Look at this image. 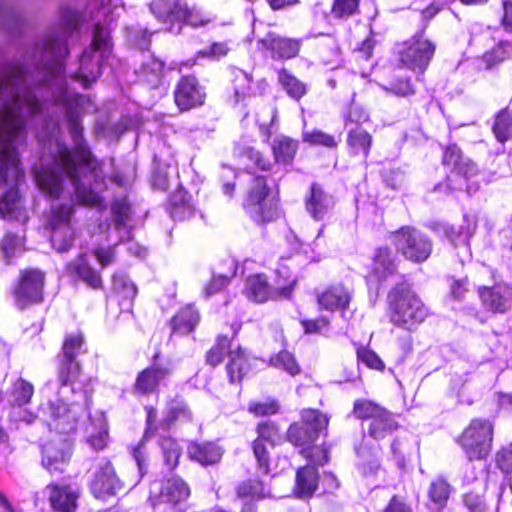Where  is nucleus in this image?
<instances>
[{
    "instance_id": "obj_19",
    "label": "nucleus",
    "mask_w": 512,
    "mask_h": 512,
    "mask_svg": "<svg viewBox=\"0 0 512 512\" xmlns=\"http://www.w3.org/2000/svg\"><path fill=\"white\" fill-rule=\"evenodd\" d=\"M49 503L55 512H75L77 508L78 491L71 486L49 484L44 489Z\"/></svg>"
},
{
    "instance_id": "obj_52",
    "label": "nucleus",
    "mask_w": 512,
    "mask_h": 512,
    "mask_svg": "<svg viewBox=\"0 0 512 512\" xmlns=\"http://www.w3.org/2000/svg\"><path fill=\"white\" fill-rule=\"evenodd\" d=\"M304 142L312 145H321L328 148L337 146V141L330 134H327L321 130L307 131L303 134Z\"/></svg>"
},
{
    "instance_id": "obj_60",
    "label": "nucleus",
    "mask_w": 512,
    "mask_h": 512,
    "mask_svg": "<svg viewBox=\"0 0 512 512\" xmlns=\"http://www.w3.org/2000/svg\"><path fill=\"white\" fill-rule=\"evenodd\" d=\"M244 156L263 171H268L271 168L270 161L254 148H247L244 152Z\"/></svg>"
},
{
    "instance_id": "obj_62",
    "label": "nucleus",
    "mask_w": 512,
    "mask_h": 512,
    "mask_svg": "<svg viewBox=\"0 0 512 512\" xmlns=\"http://www.w3.org/2000/svg\"><path fill=\"white\" fill-rule=\"evenodd\" d=\"M93 255L99 264L105 268L112 264L115 260V250L112 247H99L93 251Z\"/></svg>"
},
{
    "instance_id": "obj_39",
    "label": "nucleus",
    "mask_w": 512,
    "mask_h": 512,
    "mask_svg": "<svg viewBox=\"0 0 512 512\" xmlns=\"http://www.w3.org/2000/svg\"><path fill=\"white\" fill-rule=\"evenodd\" d=\"M450 486L443 478H437L430 483L428 497L435 509H442L449 498Z\"/></svg>"
},
{
    "instance_id": "obj_13",
    "label": "nucleus",
    "mask_w": 512,
    "mask_h": 512,
    "mask_svg": "<svg viewBox=\"0 0 512 512\" xmlns=\"http://www.w3.org/2000/svg\"><path fill=\"white\" fill-rule=\"evenodd\" d=\"M434 52V44L424 39L422 35H415L404 42L398 51L402 65L419 73L424 72L427 68Z\"/></svg>"
},
{
    "instance_id": "obj_8",
    "label": "nucleus",
    "mask_w": 512,
    "mask_h": 512,
    "mask_svg": "<svg viewBox=\"0 0 512 512\" xmlns=\"http://www.w3.org/2000/svg\"><path fill=\"white\" fill-rule=\"evenodd\" d=\"M74 204L72 202L53 204L48 218L50 241L58 253L67 252L75 240V230L72 225Z\"/></svg>"
},
{
    "instance_id": "obj_24",
    "label": "nucleus",
    "mask_w": 512,
    "mask_h": 512,
    "mask_svg": "<svg viewBox=\"0 0 512 512\" xmlns=\"http://www.w3.org/2000/svg\"><path fill=\"white\" fill-rule=\"evenodd\" d=\"M477 228L476 220L468 215L464 216L463 224L459 227L445 226L444 233L447 239L455 248H462L465 253L469 254L468 242L473 236Z\"/></svg>"
},
{
    "instance_id": "obj_46",
    "label": "nucleus",
    "mask_w": 512,
    "mask_h": 512,
    "mask_svg": "<svg viewBox=\"0 0 512 512\" xmlns=\"http://www.w3.org/2000/svg\"><path fill=\"white\" fill-rule=\"evenodd\" d=\"M113 289L125 299H134L137 295V288L124 272H117L112 278Z\"/></svg>"
},
{
    "instance_id": "obj_64",
    "label": "nucleus",
    "mask_w": 512,
    "mask_h": 512,
    "mask_svg": "<svg viewBox=\"0 0 512 512\" xmlns=\"http://www.w3.org/2000/svg\"><path fill=\"white\" fill-rule=\"evenodd\" d=\"M464 503L470 512H483L485 508L482 498L473 493L465 494Z\"/></svg>"
},
{
    "instance_id": "obj_42",
    "label": "nucleus",
    "mask_w": 512,
    "mask_h": 512,
    "mask_svg": "<svg viewBox=\"0 0 512 512\" xmlns=\"http://www.w3.org/2000/svg\"><path fill=\"white\" fill-rule=\"evenodd\" d=\"M278 80L290 97L299 100L305 95V84L287 70L282 69L278 72Z\"/></svg>"
},
{
    "instance_id": "obj_30",
    "label": "nucleus",
    "mask_w": 512,
    "mask_h": 512,
    "mask_svg": "<svg viewBox=\"0 0 512 512\" xmlns=\"http://www.w3.org/2000/svg\"><path fill=\"white\" fill-rule=\"evenodd\" d=\"M157 420V411L156 409L149 407L147 408V428L145 431V434L143 436V439L140 441V443L132 449V456L137 464L138 471L140 477H143V475L147 472V462H146V448H145V440L150 436V433H153L154 430V424Z\"/></svg>"
},
{
    "instance_id": "obj_4",
    "label": "nucleus",
    "mask_w": 512,
    "mask_h": 512,
    "mask_svg": "<svg viewBox=\"0 0 512 512\" xmlns=\"http://www.w3.org/2000/svg\"><path fill=\"white\" fill-rule=\"evenodd\" d=\"M112 46L110 30L104 24L97 23L91 47L83 51L79 70L72 78L84 87H89L100 77L104 62L108 61L112 54Z\"/></svg>"
},
{
    "instance_id": "obj_34",
    "label": "nucleus",
    "mask_w": 512,
    "mask_h": 512,
    "mask_svg": "<svg viewBox=\"0 0 512 512\" xmlns=\"http://www.w3.org/2000/svg\"><path fill=\"white\" fill-rule=\"evenodd\" d=\"M170 214L172 218L184 220L194 214V205L187 197L186 192L180 190L175 192L170 199Z\"/></svg>"
},
{
    "instance_id": "obj_6",
    "label": "nucleus",
    "mask_w": 512,
    "mask_h": 512,
    "mask_svg": "<svg viewBox=\"0 0 512 512\" xmlns=\"http://www.w3.org/2000/svg\"><path fill=\"white\" fill-rule=\"evenodd\" d=\"M287 273L288 270L284 267L278 269V279L273 286L268 283L266 277L262 274L249 276L245 284L247 298L257 303H264L270 299H288L292 294L296 280H290V276H285Z\"/></svg>"
},
{
    "instance_id": "obj_22",
    "label": "nucleus",
    "mask_w": 512,
    "mask_h": 512,
    "mask_svg": "<svg viewBox=\"0 0 512 512\" xmlns=\"http://www.w3.org/2000/svg\"><path fill=\"white\" fill-rule=\"evenodd\" d=\"M333 205V198L323 191L318 184L313 183L305 201L306 210L309 215L316 221L322 220L332 209Z\"/></svg>"
},
{
    "instance_id": "obj_31",
    "label": "nucleus",
    "mask_w": 512,
    "mask_h": 512,
    "mask_svg": "<svg viewBox=\"0 0 512 512\" xmlns=\"http://www.w3.org/2000/svg\"><path fill=\"white\" fill-rule=\"evenodd\" d=\"M199 322V313L191 305L182 308L172 319L171 326L174 333L188 334Z\"/></svg>"
},
{
    "instance_id": "obj_47",
    "label": "nucleus",
    "mask_w": 512,
    "mask_h": 512,
    "mask_svg": "<svg viewBox=\"0 0 512 512\" xmlns=\"http://www.w3.org/2000/svg\"><path fill=\"white\" fill-rule=\"evenodd\" d=\"M235 101L238 102L250 94L252 79L249 74L240 69L233 71Z\"/></svg>"
},
{
    "instance_id": "obj_61",
    "label": "nucleus",
    "mask_w": 512,
    "mask_h": 512,
    "mask_svg": "<svg viewBox=\"0 0 512 512\" xmlns=\"http://www.w3.org/2000/svg\"><path fill=\"white\" fill-rule=\"evenodd\" d=\"M497 466L504 472H512V443L497 454Z\"/></svg>"
},
{
    "instance_id": "obj_50",
    "label": "nucleus",
    "mask_w": 512,
    "mask_h": 512,
    "mask_svg": "<svg viewBox=\"0 0 512 512\" xmlns=\"http://www.w3.org/2000/svg\"><path fill=\"white\" fill-rule=\"evenodd\" d=\"M22 244V238L19 236L12 233L5 234L0 247L7 263H10L11 259L22 251Z\"/></svg>"
},
{
    "instance_id": "obj_37",
    "label": "nucleus",
    "mask_w": 512,
    "mask_h": 512,
    "mask_svg": "<svg viewBox=\"0 0 512 512\" xmlns=\"http://www.w3.org/2000/svg\"><path fill=\"white\" fill-rule=\"evenodd\" d=\"M229 362L227 364V372L231 382L240 381L247 373L249 365L241 349L229 351Z\"/></svg>"
},
{
    "instance_id": "obj_25",
    "label": "nucleus",
    "mask_w": 512,
    "mask_h": 512,
    "mask_svg": "<svg viewBox=\"0 0 512 512\" xmlns=\"http://www.w3.org/2000/svg\"><path fill=\"white\" fill-rule=\"evenodd\" d=\"M114 227L118 232L120 241H128L132 238L130 222L131 207L128 200L117 198L111 206Z\"/></svg>"
},
{
    "instance_id": "obj_2",
    "label": "nucleus",
    "mask_w": 512,
    "mask_h": 512,
    "mask_svg": "<svg viewBox=\"0 0 512 512\" xmlns=\"http://www.w3.org/2000/svg\"><path fill=\"white\" fill-rule=\"evenodd\" d=\"M83 346V337L81 334H70L66 336L63 343V356L58 369L57 385H59V398L55 401H49L48 412L50 419L48 425L51 430L59 433H70L76 429V424L84 414L85 409L82 404L73 402L67 404L64 398L68 393H73L71 386L73 380L78 375L80 365L76 357L81 352Z\"/></svg>"
},
{
    "instance_id": "obj_49",
    "label": "nucleus",
    "mask_w": 512,
    "mask_h": 512,
    "mask_svg": "<svg viewBox=\"0 0 512 512\" xmlns=\"http://www.w3.org/2000/svg\"><path fill=\"white\" fill-rule=\"evenodd\" d=\"M271 363L274 367L281 368L292 376L300 372V366L296 362V359L286 350L279 352L272 358Z\"/></svg>"
},
{
    "instance_id": "obj_16",
    "label": "nucleus",
    "mask_w": 512,
    "mask_h": 512,
    "mask_svg": "<svg viewBox=\"0 0 512 512\" xmlns=\"http://www.w3.org/2000/svg\"><path fill=\"white\" fill-rule=\"evenodd\" d=\"M121 489L122 483L117 478L111 463L106 460L100 461L91 482L93 495L96 498H105L118 493Z\"/></svg>"
},
{
    "instance_id": "obj_15",
    "label": "nucleus",
    "mask_w": 512,
    "mask_h": 512,
    "mask_svg": "<svg viewBox=\"0 0 512 512\" xmlns=\"http://www.w3.org/2000/svg\"><path fill=\"white\" fill-rule=\"evenodd\" d=\"M44 275L38 270L22 273L21 281L14 291L16 305L23 309L29 304L42 300Z\"/></svg>"
},
{
    "instance_id": "obj_26",
    "label": "nucleus",
    "mask_w": 512,
    "mask_h": 512,
    "mask_svg": "<svg viewBox=\"0 0 512 512\" xmlns=\"http://www.w3.org/2000/svg\"><path fill=\"white\" fill-rule=\"evenodd\" d=\"M187 452L192 460L197 461L203 466L214 465L223 456V448L214 442L191 443L188 446Z\"/></svg>"
},
{
    "instance_id": "obj_54",
    "label": "nucleus",
    "mask_w": 512,
    "mask_h": 512,
    "mask_svg": "<svg viewBox=\"0 0 512 512\" xmlns=\"http://www.w3.org/2000/svg\"><path fill=\"white\" fill-rule=\"evenodd\" d=\"M359 0H335L332 7V14L337 18L352 15L358 8Z\"/></svg>"
},
{
    "instance_id": "obj_51",
    "label": "nucleus",
    "mask_w": 512,
    "mask_h": 512,
    "mask_svg": "<svg viewBox=\"0 0 512 512\" xmlns=\"http://www.w3.org/2000/svg\"><path fill=\"white\" fill-rule=\"evenodd\" d=\"M229 348V339L226 336L218 337L217 343L208 351L206 361L211 366L220 364Z\"/></svg>"
},
{
    "instance_id": "obj_29",
    "label": "nucleus",
    "mask_w": 512,
    "mask_h": 512,
    "mask_svg": "<svg viewBox=\"0 0 512 512\" xmlns=\"http://www.w3.org/2000/svg\"><path fill=\"white\" fill-rule=\"evenodd\" d=\"M318 485V471L314 466L299 468L296 473L295 494L298 498L313 495Z\"/></svg>"
},
{
    "instance_id": "obj_3",
    "label": "nucleus",
    "mask_w": 512,
    "mask_h": 512,
    "mask_svg": "<svg viewBox=\"0 0 512 512\" xmlns=\"http://www.w3.org/2000/svg\"><path fill=\"white\" fill-rule=\"evenodd\" d=\"M389 317L395 326L414 331L428 316V309L408 284L396 285L387 296Z\"/></svg>"
},
{
    "instance_id": "obj_40",
    "label": "nucleus",
    "mask_w": 512,
    "mask_h": 512,
    "mask_svg": "<svg viewBox=\"0 0 512 512\" xmlns=\"http://www.w3.org/2000/svg\"><path fill=\"white\" fill-rule=\"evenodd\" d=\"M347 142L353 149L354 153H363L366 158L369 154L370 147L372 144L371 135L360 127L351 129L348 133Z\"/></svg>"
},
{
    "instance_id": "obj_27",
    "label": "nucleus",
    "mask_w": 512,
    "mask_h": 512,
    "mask_svg": "<svg viewBox=\"0 0 512 512\" xmlns=\"http://www.w3.org/2000/svg\"><path fill=\"white\" fill-rule=\"evenodd\" d=\"M351 299L350 292L342 285L331 286L318 296V304L325 310L345 309Z\"/></svg>"
},
{
    "instance_id": "obj_35",
    "label": "nucleus",
    "mask_w": 512,
    "mask_h": 512,
    "mask_svg": "<svg viewBox=\"0 0 512 512\" xmlns=\"http://www.w3.org/2000/svg\"><path fill=\"white\" fill-rule=\"evenodd\" d=\"M159 446L162 451L164 465L168 470H174L179 464L182 447L171 437H161Z\"/></svg>"
},
{
    "instance_id": "obj_56",
    "label": "nucleus",
    "mask_w": 512,
    "mask_h": 512,
    "mask_svg": "<svg viewBox=\"0 0 512 512\" xmlns=\"http://www.w3.org/2000/svg\"><path fill=\"white\" fill-rule=\"evenodd\" d=\"M237 492L240 497L251 496L256 498H264L266 496L262 484L258 481H249L243 483L238 487Z\"/></svg>"
},
{
    "instance_id": "obj_58",
    "label": "nucleus",
    "mask_w": 512,
    "mask_h": 512,
    "mask_svg": "<svg viewBox=\"0 0 512 512\" xmlns=\"http://www.w3.org/2000/svg\"><path fill=\"white\" fill-rule=\"evenodd\" d=\"M362 475L366 479L377 477L382 473L379 460L375 455L369 456L363 463L360 464Z\"/></svg>"
},
{
    "instance_id": "obj_23",
    "label": "nucleus",
    "mask_w": 512,
    "mask_h": 512,
    "mask_svg": "<svg viewBox=\"0 0 512 512\" xmlns=\"http://www.w3.org/2000/svg\"><path fill=\"white\" fill-rule=\"evenodd\" d=\"M66 270L70 275L78 277L89 287L93 289L102 288L101 275L91 266L85 254H80L75 260L69 262Z\"/></svg>"
},
{
    "instance_id": "obj_41",
    "label": "nucleus",
    "mask_w": 512,
    "mask_h": 512,
    "mask_svg": "<svg viewBox=\"0 0 512 512\" xmlns=\"http://www.w3.org/2000/svg\"><path fill=\"white\" fill-rule=\"evenodd\" d=\"M179 419L190 420L191 412L183 399L175 398L167 404L166 417L163 419L162 425L164 428H168Z\"/></svg>"
},
{
    "instance_id": "obj_10",
    "label": "nucleus",
    "mask_w": 512,
    "mask_h": 512,
    "mask_svg": "<svg viewBox=\"0 0 512 512\" xmlns=\"http://www.w3.org/2000/svg\"><path fill=\"white\" fill-rule=\"evenodd\" d=\"M493 426L488 420L473 419L459 437L469 460L485 458L492 447Z\"/></svg>"
},
{
    "instance_id": "obj_11",
    "label": "nucleus",
    "mask_w": 512,
    "mask_h": 512,
    "mask_svg": "<svg viewBox=\"0 0 512 512\" xmlns=\"http://www.w3.org/2000/svg\"><path fill=\"white\" fill-rule=\"evenodd\" d=\"M189 495L187 484L173 476L162 483L158 493L152 492L150 500L153 512H183Z\"/></svg>"
},
{
    "instance_id": "obj_55",
    "label": "nucleus",
    "mask_w": 512,
    "mask_h": 512,
    "mask_svg": "<svg viewBox=\"0 0 512 512\" xmlns=\"http://www.w3.org/2000/svg\"><path fill=\"white\" fill-rule=\"evenodd\" d=\"M278 429L275 424L270 422L261 423L258 426V438L261 442H268L272 446L279 440Z\"/></svg>"
},
{
    "instance_id": "obj_48",
    "label": "nucleus",
    "mask_w": 512,
    "mask_h": 512,
    "mask_svg": "<svg viewBox=\"0 0 512 512\" xmlns=\"http://www.w3.org/2000/svg\"><path fill=\"white\" fill-rule=\"evenodd\" d=\"M384 411L385 409L367 400H357L354 403L353 409V413L357 418L371 419V421L383 415Z\"/></svg>"
},
{
    "instance_id": "obj_38",
    "label": "nucleus",
    "mask_w": 512,
    "mask_h": 512,
    "mask_svg": "<svg viewBox=\"0 0 512 512\" xmlns=\"http://www.w3.org/2000/svg\"><path fill=\"white\" fill-rule=\"evenodd\" d=\"M396 269L393 254L389 248H379L374 258V274L379 279H385Z\"/></svg>"
},
{
    "instance_id": "obj_53",
    "label": "nucleus",
    "mask_w": 512,
    "mask_h": 512,
    "mask_svg": "<svg viewBox=\"0 0 512 512\" xmlns=\"http://www.w3.org/2000/svg\"><path fill=\"white\" fill-rule=\"evenodd\" d=\"M230 48L226 42H214L208 48L197 52V57L218 60L228 54Z\"/></svg>"
},
{
    "instance_id": "obj_32",
    "label": "nucleus",
    "mask_w": 512,
    "mask_h": 512,
    "mask_svg": "<svg viewBox=\"0 0 512 512\" xmlns=\"http://www.w3.org/2000/svg\"><path fill=\"white\" fill-rule=\"evenodd\" d=\"M272 151L277 163L289 164L296 154L297 142L285 136L276 137Z\"/></svg>"
},
{
    "instance_id": "obj_36",
    "label": "nucleus",
    "mask_w": 512,
    "mask_h": 512,
    "mask_svg": "<svg viewBox=\"0 0 512 512\" xmlns=\"http://www.w3.org/2000/svg\"><path fill=\"white\" fill-rule=\"evenodd\" d=\"M397 428L392 415L385 410L383 415L374 418L369 425V435L375 440H381L391 434Z\"/></svg>"
},
{
    "instance_id": "obj_59",
    "label": "nucleus",
    "mask_w": 512,
    "mask_h": 512,
    "mask_svg": "<svg viewBox=\"0 0 512 512\" xmlns=\"http://www.w3.org/2000/svg\"><path fill=\"white\" fill-rule=\"evenodd\" d=\"M253 452L259 468L264 474H267L269 472V458L264 443L260 440H255L253 442Z\"/></svg>"
},
{
    "instance_id": "obj_7",
    "label": "nucleus",
    "mask_w": 512,
    "mask_h": 512,
    "mask_svg": "<svg viewBox=\"0 0 512 512\" xmlns=\"http://www.w3.org/2000/svg\"><path fill=\"white\" fill-rule=\"evenodd\" d=\"M443 164L452 167L447 176V188L450 191L462 190L464 187L469 194L477 191L479 186L472 181L478 174L477 166L469 158H464L456 145H449L445 149Z\"/></svg>"
},
{
    "instance_id": "obj_33",
    "label": "nucleus",
    "mask_w": 512,
    "mask_h": 512,
    "mask_svg": "<svg viewBox=\"0 0 512 512\" xmlns=\"http://www.w3.org/2000/svg\"><path fill=\"white\" fill-rule=\"evenodd\" d=\"M492 132L496 140L505 143L512 138V113L504 108L500 110L492 125Z\"/></svg>"
},
{
    "instance_id": "obj_21",
    "label": "nucleus",
    "mask_w": 512,
    "mask_h": 512,
    "mask_svg": "<svg viewBox=\"0 0 512 512\" xmlns=\"http://www.w3.org/2000/svg\"><path fill=\"white\" fill-rule=\"evenodd\" d=\"M172 371L170 364L160 365L154 364L144 369L136 378L135 390L140 394L153 393L159 383L165 379Z\"/></svg>"
},
{
    "instance_id": "obj_20",
    "label": "nucleus",
    "mask_w": 512,
    "mask_h": 512,
    "mask_svg": "<svg viewBox=\"0 0 512 512\" xmlns=\"http://www.w3.org/2000/svg\"><path fill=\"white\" fill-rule=\"evenodd\" d=\"M71 445L67 439L52 441L43 446L42 463L51 472L63 471L70 458Z\"/></svg>"
},
{
    "instance_id": "obj_17",
    "label": "nucleus",
    "mask_w": 512,
    "mask_h": 512,
    "mask_svg": "<svg viewBox=\"0 0 512 512\" xmlns=\"http://www.w3.org/2000/svg\"><path fill=\"white\" fill-rule=\"evenodd\" d=\"M479 295L483 306L495 313H504L512 302V287L507 284L499 283L493 287L479 288Z\"/></svg>"
},
{
    "instance_id": "obj_5",
    "label": "nucleus",
    "mask_w": 512,
    "mask_h": 512,
    "mask_svg": "<svg viewBox=\"0 0 512 512\" xmlns=\"http://www.w3.org/2000/svg\"><path fill=\"white\" fill-rule=\"evenodd\" d=\"M150 9L160 22H178L176 30L173 25L168 29L175 34L181 32V23L196 28L211 22V18L202 11L195 8L188 9L184 0H154Z\"/></svg>"
},
{
    "instance_id": "obj_9",
    "label": "nucleus",
    "mask_w": 512,
    "mask_h": 512,
    "mask_svg": "<svg viewBox=\"0 0 512 512\" xmlns=\"http://www.w3.org/2000/svg\"><path fill=\"white\" fill-rule=\"evenodd\" d=\"M244 207L257 223L270 222L277 218V203L269 197V188L265 177H251Z\"/></svg>"
},
{
    "instance_id": "obj_14",
    "label": "nucleus",
    "mask_w": 512,
    "mask_h": 512,
    "mask_svg": "<svg viewBox=\"0 0 512 512\" xmlns=\"http://www.w3.org/2000/svg\"><path fill=\"white\" fill-rule=\"evenodd\" d=\"M289 442L296 446H308L304 448L301 453L304 457L308 458L315 465H324L327 460V452L319 447H310L319 435L313 430L309 429L303 423H294L290 425L287 431Z\"/></svg>"
},
{
    "instance_id": "obj_44",
    "label": "nucleus",
    "mask_w": 512,
    "mask_h": 512,
    "mask_svg": "<svg viewBox=\"0 0 512 512\" xmlns=\"http://www.w3.org/2000/svg\"><path fill=\"white\" fill-rule=\"evenodd\" d=\"M301 423L313 429L318 435L327 428L328 417L316 409H304L301 412Z\"/></svg>"
},
{
    "instance_id": "obj_12",
    "label": "nucleus",
    "mask_w": 512,
    "mask_h": 512,
    "mask_svg": "<svg viewBox=\"0 0 512 512\" xmlns=\"http://www.w3.org/2000/svg\"><path fill=\"white\" fill-rule=\"evenodd\" d=\"M393 238L397 250L410 261L424 262L432 252V241L415 228L402 227Z\"/></svg>"
},
{
    "instance_id": "obj_28",
    "label": "nucleus",
    "mask_w": 512,
    "mask_h": 512,
    "mask_svg": "<svg viewBox=\"0 0 512 512\" xmlns=\"http://www.w3.org/2000/svg\"><path fill=\"white\" fill-rule=\"evenodd\" d=\"M267 47L272 51L274 58L291 59L297 56L301 40L269 35L265 40Z\"/></svg>"
},
{
    "instance_id": "obj_57",
    "label": "nucleus",
    "mask_w": 512,
    "mask_h": 512,
    "mask_svg": "<svg viewBox=\"0 0 512 512\" xmlns=\"http://www.w3.org/2000/svg\"><path fill=\"white\" fill-rule=\"evenodd\" d=\"M357 357L360 361L365 363L369 368L382 370L384 368V364L379 356L366 348H360L357 350Z\"/></svg>"
},
{
    "instance_id": "obj_18",
    "label": "nucleus",
    "mask_w": 512,
    "mask_h": 512,
    "mask_svg": "<svg viewBox=\"0 0 512 512\" xmlns=\"http://www.w3.org/2000/svg\"><path fill=\"white\" fill-rule=\"evenodd\" d=\"M175 102L181 110H188L201 105L205 92L194 76H184L177 85L174 93Z\"/></svg>"
},
{
    "instance_id": "obj_1",
    "label": "nucleus",
    "mask_w": 512,
    "mask_h": 512,
    "mask_svg": "<svg viewBox=\"0 0 512 512\" xmlns=\"http://www.w3.org/2000/svg\"><path fill=\"white\" fill-rule=\"evenodd\" d=\"M59 22L49 28L18 61L0 67V216L25 219L18 186L24 180L17 147L23 143L28 121L41 125L36 137L51 154L54 166L35 174L38 187L57 198L68 181L80 204L103 206L106 188L100 162L83 137L80 107L83 95L68 90L63 59L67 38L78 28L81 14L63 6Z\"/></svg>"
},
{
    "instance_id": "obj_43",
    "label": "nucleus",
    "mask_w": 512,
    "mask_h": 512,
    "mask_svg": "<svg viewBox=\"0 0 512 512\" xmlns=\"http://www.w3.org/2000/svg\"><path fill=\"white\" fill-rule=\"evenodd\" d=\"M163 63L158 59H150L142 64L140 78L151 87H157L163 75Z\"/></svg>"
},
{
    "instance_id": "obj_45",
    "label": "nucleus",
    "mask_w": 512,
    "mask_h": 512,
    "mask_svg": "<svg viewBox=\"0 0 512 512\" xmlns=\"http://www.w3.org/2000/svg\"><path fill=\"white\" fill-rule=\"evenodd\" d=\"M33 393V385L30 382L19 378L13 385L11 399L9 401L12 405L22 406L30 401Z\"/></svg>"
},
{
    "instance_id": "obj_63",
    "label": "nucleus",
    "mask_w": 512,
    "mask_h": 512,
    "mask_svg": "<svg viewBox=\"0 0 512 512\" xmlns=\"http://www.w3.org/2000/svg\"><path fill=\"white\" fill-rule=\"evenodd\" d=\"M277 410L278 406L275 402L252 403L249 406V411L257 416L274 414Z\"/></svg>"
}]
</instances>
